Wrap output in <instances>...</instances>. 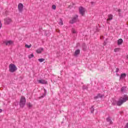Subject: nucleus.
I'll list each match as a JSON object with an SVG mask.
<instances>
[{"mask_svg":"<svg viewBox=\"0 0 128 128\" xmlns=\"http://www.w3.org/2000/svg\"><path fill=\"white\" fill-rule=\"evenodd\" d=\"M128 100V96L126 95H124V96L120 97L118 100L116 102L117 106H122L124 102H126Z\"/></svg>","mask_w":128,"mask_h":128,"instance_id":"f257e3e1","label":"nucleus"},{"mask_svg":"<svg viewBox=\"0 0 128 128\" xmlns=\"http://www.w3.org/2000/svg\"><path fill=\"white\" fill-rule=\"evenodd\" d=\"M16 70H18V68L14 64H10L9 66V72H14Z\"/></svg>","mask_w":128,"mask_h":128,"instance_id":"f03ea898","label":"nucleus"},{"mask_svg":"<svg viewBox=\"0 0 128 128\" xmlns=\"http://www.w3.org/2000/svg\"><path fill=\"white\" fill-rule=\"evenodd\" d=\"M20 105V108H24L26 105V98H24V96L21 97Z\"/></svg>","mask_w":128,"mask_h":128,"instance_id":"7ed1b4c3","label":"nucleus"},{"mask_svg":"<svg viewBox=\"0 0 128 128\" xmlns=\"http://www.w3.org/2000/svg\"><path fill=\"white\" fill-rule=\"evenodd\" d=\"M79 12L82 16H84V14H86V8H84L82 6L80 7Z\"/></svg>","mask_w":128,"mask_h":128,"instance_id":"20e7f679","label":"nucleus"},{"mask_svg":"<svg viewBox=\"0 0 128 128\" xmlns=\"http://www.w3.org/2000/svg\"><path fill=\"white\" fill-rule=\"evenodd\" d=\"M78 22V16L75 15L72 20L70 21V24H74V22Z\"/></svg>","mask_w":128,"mask_h":128,"instance_id":"39448f33","label":"nucleus"},{"mask_svg":"<svg viewBox=\"0 0 128 128\" xmlns=\"http://www.w3.org/2000/svg\"><path fill=\"white\" fill-rule=\"evenodd\" d=\"M4 44H6V46H14V41L12 40H6L4 41L3 42Z\"/></svg>","mask_w":128,"mask_h":128,"instance_id":"423d86ee","label":"nucleus"},{"mask_svg":"<svg viewBox=\"0 0 128 128\" xmlns=\"http://www.w3.org/2000/svg\"><path fill=\"white\" fill-rule=\"evenodd\" d=\"M18 10L19 12H22L24 10V4L22 3H20L18 4Z\"/></svg>","mask_w":128,"mask_h":128,"instance_id":"0eeeda50","label":"nucleus"},{"mask_svg":"<svg viewBox=\"0 0 128 128\" xmlns=\"http://www.w3.org/2000/svg\"><path fill=\"white\" fill-rule=\"evenodd\" d=\"M12 22V19L10 18H6L4 20V24H10Z\"/></svg>","mask_w":128,"mask_h":128,"instance_id":"6e6552de","label":"nucleus"},{"mask_svg":"<svg viewBox=\"0 0 128 128\" xmlns=\"http://www.w3.org/2000/svg\"><path fill=\"white\" fill-rule=\"evenodd\" d=\"M38 84H48V82H46V80H38Z\"/></svg>","mask_w":128,"mask_h":128,"instance_id":"1a4fd4ad","label":"nucleus"},{"mask_svg":"<svg viewBox=\"0 0 128 128\" xmlns=\"http://www.w3.org/2000/svg\"><path fill=\"white\" fill-rule=\"evenodd\" d=\"M42 52H44V48H39L36 50V52H37V54H42Z\"/></svg>","mask_w":128,"mask_h":128,"instance_id":"9d476101","label":"nucleus"},{"mask_svg":"<svg viewBox=\"0 0 128 128\" xmlns=\"http://www.w3.org/2000/svg\"><path fill=\"white\" fill-rule=\"evenodd\" d=\"M126 76V74L125 73L121 74L120 76V80H124V78Z\"/></svg>","mask_w":128,"mask_h":128,"instance_id":"9b49d317","label":"nucleus"},{"mask_svg":"<svg viewBox=\"0 0 128 128\" xmlns=\"http://www.w3.org/2000/svg\"><path fill=\"white\" fill-rule=\"evenodd\" d=\"M106 122H109V124H112V120L110 119V117H108L106 118Z\"/></svg>","mask_w":128,"mask_h":128,"instance_id":"f8f14e48","label":"nucleus"},{"mask_svg":"<svg viewBox=\"0 0 128 128\" xmlns=\"http://www.w3.org/2000/svg\"><path fill=\"white\" fill-rule=\"evenodd\" d=\"M124 40H122V39L120 38L118 40V46H120V44H122Z\"/></svg>","mask_w":128,"mask_h":128,"instance_id":"ddd939ff","label":"nucleus"},{"mask_svg":"<svg viewBox=\"0 0 128 128\" xmlns=\"http://www.w3.org/2000/svg\"><path fill=\"white\" fill-rule=\"evenodd\" d=\"M112 18H113V16H112V14H108V18L107 19V20H112Z\"/></svg>","mask_w":128,"mask_h":128,"instance_id":"4468645a","label":"nucleus"},{"mask_svg":"<svg viewBox=\"0 0 128 128\" xmlns=\"http://www.w3.org/2000/svg\"><path fill=\"white\" fill-rule=\"evenodd\" d=\"M102 96H104V95L101 94H98L97 96H96L94 98L96 99V98H102Z\"/></svg>","mask_w":128,"mask_h":128,"instance_id":"2eb2a0df","label":"nucleus"},{"mask_svg":"<svg viewBox=\"0 0 128 128\" xmlns=\"http://www.w3.org/2000/svg\"><path fill=\"white\" fill-rule=\"evenodd\" d=\"M80 52V50H77L75 51L74 54L75 56H78V54H79Z\"/></svg>","mask_w":128,"mask_h":128,"instance_id":"dca6fc26","label":"nucleus"},{"mask_svg":"<svg viewBox=\"0 0 128 128\" xmlns=\"http://www.w3.org/2000/svg\"><path fill=\"white\" fill-rule=\"evenodd\" d=\"M126 88L125 86H123L121 88V92H126Z\"/></svg>","mask_w":128,"mask_h":128,"instance_id":"f3484780","label":"nucleus"},{"mask_svg":"<svg viewBox=\"0 0 128 128\" xmlns=\"http://www.w3.org/2000/svg\"><path fill=\"white\" fill-rule=\"evenodd\" d=\"M72 34H76V30H74V28H72Z\"/></svg>","mask_w":128,"mask_h":128,"instance_id":"a211bd4d","label":"nucleus"},{"mask_svg":"<svg viewBox=\"0 0 128 128\" xmlns=\"http://www.w3.org/2000/svg\"><path fill=\"white\" fill-rule=\"evenodd\" d=\"M120 50V48H116L114 49V52H118Z\"/></svg>","mask_w":128,"mask_h":128,"instance_id":"6ab92c4d","label":"nucleus"},{"mask_svg":"<svg viewBox=\"0 0 128 128\" xmlns=\"http://www.w3.org/2000/svg\"><path fill=\"white\" fill-rule=\"evenodd\" d=\"M25 47H26L27 48H32V44H30V45H28L26 44L25 45Z\"/></svg>","mask_w":128,"mask_h":128,"instance_id":"aec40b11","label":"nucleus"},{"mask_svg":"<svg viewBox=\"0 0 128 128\" xmlns=\"http://www.w3.org/2000/svg\"><path fill=\"white\" fill-rule=\"evenodd\" d=\"M38 60L40 62H44V58H39Z\"/></svg>","mask_w":128,"mask_h":128,"instance_id":"412c9836","label":"nucleus"},{"mask_svg":"<svg viewBox=\"0 0 128 128\" xmlns=\"http://www.w3.org/2000/svg\"><path fill=\"white\" fill-rule=\"evenodd\" d=\"M90 112H92H92H94V106H92L91 108H90Z\"/></svg>","mask_w":128,"mask_h":128,"instance_id":"4be33fe9","label":"nucleus"},{"mask_svg":"<svg viewBox=\"0 0 128 128\" xmlns=\"http://www.w3.org/2000/svg\"><path fill=\"white\" fill-rule=\"evenodd\" d=\"M45 34L47 36H50V32L48 31H46L45 32Z\"/></svg>","mask_w":128,"mask_h":128,"instance_id":"5701e85b","label":"nucleus"},{"mask_svg":"<svg viewBox=\"0 0 128 128\" xmlns=\"http://www.w3.org/2000/svg\"><path fill=\"white\" fill-rule=\"evenodd\" d=\"M59 24H60V26H62V24H64V22H62V20L61 18L60 19Z\"/></svg>","mask_w":128,"mask_h":128,"instance_id":"b1692460","label":"nucleus"},{"mask_svg":"<svg viewBox=\"0 0 128 128\" xmlns=\"http://www.w3.org/2000/svg\"><path fill=\"white\" fill-rule=\"evenodd\" d=\"M33 57H34V54H30L28 56V58H32Z\"/></svg>","mask_w":128,"mask_h":128,"instance_id":"393cba45","label":"nucleus"},{"mask_svg":"<svg viewBox=\"0 0 128 128\" xmlns=\"http://www.w3.org/2000/svg\"><path fill=\"white\" fill-rule=\"evenodd\" d=\"M28 108H32V105L30 103H28Z\"/></svg>","mask_w":128,"mask_h":128,"instance_id":"a878e982","label":"nucleus"},{"mask_svg":"<svg viewBox=\"0 0 128 128\" xmlns=\"http://www.w3.org/2000/svg\"><path fill=\"white\" fill-rule=\"evenodd\" d=\"M87 89H88V86H83V90H87Z\"/></svg>","mask_w":128,"mask_h":128,"instance_id":"bb28decb","label":"nucleus"},{"mask_svg":"<svg viewBox=\"0 0 128 128\" xmlns=\"http://www.w3.org/2000/svg\"><path fill=\"white\" fill-rule=\"evenodd\" d=\"M52 10H56V6L55 5H53L52 6Z\"/></svg>","mask_w":128,"mask_h":128,"instance_id":"cd10ccee","label":"nucleus"},{"mask_svg":"<svg viewBox=\"0 0 128 128\" xmlns=\"http://www.w3.org/2000/svg\"><path fill=\"white\" fill-rule=\"evenodd\" d=\"M120 70V69L118 68H116V72H118V71Z\"/></svg>","mask_w":128,"mask_h":128,"instance_id":"c85d7f7f","label":"nucleus"},{"mask_svg":"<svg viewBox=\"0 0 128 128\" xmlns=\"http://www.w3.org/2000/svg\"><path fill=\"white\" fill-rule=\"evenodd\" d=\"M125 128H128V123L126 124Z\"/></svg>","mask_w":128,"mask_h":128,"instance_id":"c756f323","label":"nucleus"},{"mask_svg":"<svg viewBox=\"0 0 128 128\" xmlns=\"http://www.w3.org/2000/svg\"><path fill=\"white\" fill-rule=\"evenodd\" d=\"M118 12H122V10L118 9Z\"/></svg>","mask_w":128,"mask_h":128,"instance_id":"7c9ffc66","label":"nucleus"},{"mask_svg":"<svg viewBox=\"0 0 128 128\" xmlns=\"http://www.w3.org/2000/svg\"><path fill=\"white\" fill-rule=\"evenodd\" d=\"M2 28V22L0 21V28Z\"/></svg>","mask_w":128,"mask_h":128,"instance_id":"2f4dec72","label":"nucleus"},{"mask_svg":"<svg viewBox=\"0 0 128 128\" xmlns=\"http://www.w3.org/2000/svg\"><path fill=\"white\" fill-rule=\"evenodd\" d=\"M90 4H94V2H90Z\"/></svg>","mask_w":128,"mask_h":128,"instance_id":"473e14b6","label":"nucleus"},{"mask_svg":"<svg viewBox=\"0 0 128 128\" xmlns=\"http://www.w3.org/2000/svg\"><path fill=\"white\" fill-rule=\"evenodd\" d=\"M126 60H128V55L126 56Z\"/></svg>","mask_w":128,"mask_h":128,"instance_id":"72a5a7b5","label":"nucleus"},{"mask_svg":"<svg viewBox=\"0 0 128 128\" xmlns=\"http://www.w3.org/2000/svg\"><path fill=\"white\" fill-rule=\"evenodd\" d=\"M2 112V109H0V112Z\"/></svg>","mask_w":128,"mask_h":128,"instance_id":"f704fd0d","label":"nucleus"},{"mask_svg":"<svg viewBox=\"0 0 128 128\" xmlns=\"http://www.w3.org/2000/svg\"><path fill=\"white\" fill-rule=\"evenodd\" d=\"M44 90H45V92H46V90L45 89H44Z\"/></svg>","mask_w":128,"mask_h":128,"instance_id":"c9c22d12","label":"nucleus"}]
</instances>
